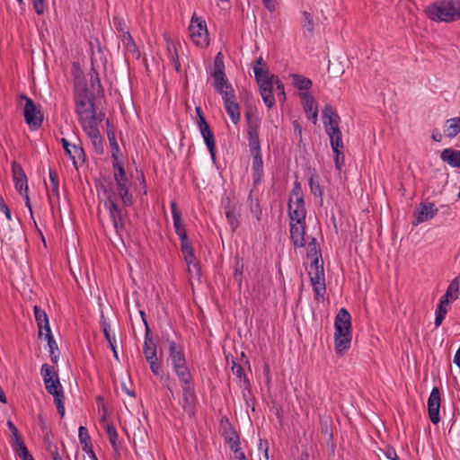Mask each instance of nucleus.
Returning <instances> with one entry per match:
<instances>
[{"mask_svg":"<svg viewBox=\"0 0 460 460\" xmlns=\"http://www.w3.org/2000/svg\"><path fill=\"white\" fill-rule=\"evenodd\" d=\"M211 77L213 79L212 85L216 92L221 91V89L231 84L226 78V73L211 72Z\"/></svg>","mask_w":460,"mask_h":460,"instance_id":"cd10ccee","label":"nucleus"},{"mask_svg":"<svg viewBox=\"0 0 460 460\" xmlns=\"http://www.w3.org/2000/svg\"><path fill=\"white\" fill-rule=\"evenodd\" d=\"M310 263V272H320L321 269H323V261L322 257H313L311 258Z\"/></svg>","mask_w":460,"mask_h":460,"instance_id":"052dcab7","label":"nucleus"},{"mask_svg":"<svg viewBox=\"0 0 460 460\" xmlns=\"http://www.w3.org/2000/svg\"><path fill=\"white\" fill-rule=\"evenodd\" d=\"M330 137L331 146L332 150H337L339 148H344V145L342 142V134L341 131H336L334 134H328Z\"/></svg>","mask_w":460,"mask_h":460,"instance_id":"8fccbe9b","label":"nucleus"},{"mask_svg":"<svg viewBox=\"0 0 460 460\" xmlns=\"http://www.w3.org/2000/svg\"><path fill=\"white\" fill-rule=\"evenodd\" d=\"M190 36L193 43L200 48H206L209 44L208 32L206 22L197 17L194 13L189 26Z\"/></svg>","mask_w":460,"mask_h":460,"instance_id":"0eeeda50","label":"nucleus"},{"mask_svg":"<svg viewBox=\"0 0 460 460\" xmlns=\"http://www.w3.org/2000/svg\"><path fill=\"white\" fill-rule=\"evenodd\" d=\"M113 25L119 32L122 33V35H125V33L129 31L124 21L119 17H113Z\"/></svg>","mask_w":460,"mask_h":460,"instance_id":"680f3d73","label":"nucleus"},{"mask_svg":"<svg viewBox=\"0 0 460 460\" xmlns=\"http://www.w3.org/2000/svg\"><path fill=\"white\" fill-rule=\"evenodd\" d=\"M49 177L50 181V187L48 190V198L50 206L53 208L59 205V179L58 173L55 169L49 168Z\"/></svg>","mask_w":460,"mask_h":460,"instance_id":"2eb2a0df","label":"nucleus"},{"mask_svg":"<svg viewBox=\"0 0 460 460\" xmlns=\"http://www.w3.org/2000/svg\"><path fill=\"white\" fill-rule=\"evenodd\" d=\"M122 42L128 51H130V52L137 51V44L135 43L129 31L125 33V35H122Z\"/></svg>","mask_w":460,"mask_h":460,"instance_id":"6e6d98bb","label":"nucleus"},{"mask_svg":"<svg viewBox=\"0 0 460 460\" xmlns=\"http://www.w3.org/2000/svg\"><path fill=\"white\" fill-rule=\"evenodd\" d=\"M334 153V163L335 167L338 171H341L344 166V148H339L337 150H332Z\"/></svg>","mask_w":460,"mask_h":460,"instance_id":"5fc2aeb1","label":"nucleus"},{"mask_svg":"<svg viewBox=\"0 0 460 460\" xmlns=\"http://www.w3.org/2000/svg\"><path fill=\"white\" fill-rule=\"evenodd\" d=\"M101 323V327H102V332L104 334V337L109 343L110 349H113L115 338L111 335V333H110L111 325L109 323L106 322V319L103 314L101 315V323Z\"/></svg>","mask_w":460,"mask_h":460,"instance_id":"ea45409f","label":"nucleus"},{"mask_svg":"<svg viewBox=\"0 0 460 460\" xmlns=\"http://www.w3.org/2000/svg\"><path fill=\"white\" fill-rule=\"evenodd\" d=\"M302 17H303V20H302L301 23H302V27L305 31V34L307 33L308 36H313L314 31V22L313 19V15L309 12L304 11L302 13Z\"/></svg>","mask_w":460,"mask_h":460,"instance_id":"2f4dec72","label":"nucleus"},{"mask_svg":"<svg viewBox=\"0 0 460 460\" xmlns=\"http://www.w3.org/2000/svg\"><path fill=\"white\" fill-rule=\"evenodd\" d=\"M381 452L385 460H399L395 449L391 446H386Z\"/></svg>","mask_w":460,"mask_h":460,"instance_id":"bf43d9fd","label":"nucleus"},{"mask_svg":"<svg viewBox=\"0 0 460 460\" xmlns=\"http://www.w3.org/2000/svg\"><path fill=\"white\" fill-rule=\"evenodd\" d=\"M12 447L16 455L28 449L22 436L16 440H13Z\"/></svg>","mask_w":460,"mask_h":460,"instance_id":"69168bd1","label":"nucleus"},{"mask_svg":"<svg viewBox=\"0 0 460 460\" xmlns=\"http://www.w3.org/2000/svg\"><path fill=\"white\" fill-rule=\"evenodd\" d=\"M143 353L145 355V358L157 354V346L154 341L150 328H147V332H146L145 333Z\"/></svg>","mask_w":460,"mask_h":460,"instance_id":"393cba45","label":"nucleus"},{"mask_svg":"<svg viewBox=\"0 0 460 460\" xmlns=\"http://www.w3.org/2000/svg\"><path fill=\"white\" fill-rule=\"evenodd\" d=\"M196 113L198 116L197 125L199 128V131L204 138V141L207 145V147L210 153L211 158L213 161L216 160V141L214 134L208 125L200 107H196Z\"/></svg>","mask_w":460,"mask_h":460,"instance_id":"1a4fd4ad","label":"nucleus"},{"mask_svg":"<svg viewBox=\"0 0 460 460\" xmlns=\"http://www.w3.org/2000/svg\"><path fill=\"white\" fill-rule=\"evenodd\" d=\"M112 169L114 172V178H118V176H125L126 174L124 166L119 162V158L117 160H112Z\"/></svg>","mask_w":460,"mask_h":460,"instance_id":"e2e57ef3","label":"nucleus"},{"mask_svg":"<svg viewBox=\"0 0 460 460\" xmlns=\"http://www.w3.org/2000/svg\"><path fill=\"white\" fill-rule=\"evenodd\" d=\"M232 371L233 374L235 375L241 381L240 386L244 390H250V381L246 377L243 367L234 360L232 362Z\"/></svg>","mask_w":460,"mask_h":460,"instance_id":"bb28decb","label":"nucleus"},{"mask_svg":"<svg viewBox=\"0 0 460 460\" xmlns=\"http://www.w3.org/2000/svg\"><path fill=\"white\" fill-rule=\"evenodd\" d=\"M224 106H225L226 111L229 115L232 122L235 125L238 124L240 121L241 113H240V107H239V104L237 103V102L236 101L232 102L227 104H225Z\"/></svg>","mask_w":460,"mask_h":460,"instance_id":"c756f323","label":"nucleus"},{"mask_svg":"<svg viewBox=\"0 0 460 460\" xmlns=\"http://www.w3.org/2000/svg\"><path fill=\"white\" fill-rule=\"evenodd\" d=\"M146 359L150 367L152 373L155 376H159L162 369H161V364L158 362V359H157V354L146 357Z\"/></svg>","mask_w":460,"mask_h":460,"instance_id":"3c124183","label":"nucleus"},{"mask_svg":"<svg viewBox=\"0 0 460 460\" xmlns=\"http://www.w3.org/2000/svg\"><path fill=\"white\" fill-rule=\"evenodd\" d=\"M172 366L178 378H184L192 376L185 358L184 352L181 346L175 341H169V357Z\"/></svg>","mask_w":460,"mask_h":460,"instance_id":"423d86ee","label":"nucleus"},{"mask_svg":"<svg viewBox=\"0 0 460 460\" xmlns=\"http://www.w3.org/2000/svg\"><path fill=\"white\" fill-rule=\"evenodd\" d=\"M212 72L225 73L224 57L221 52H218L215 58Z\"/></svg>","mask_w":460,"mask_h":460,"instance_id":"4d7b16f0","label":"nucleus"},{"mask_svg":"<svg viewBox=\"0 0 460 460\" xmlns=\"http://www.w3.org/2000/svg\"><path fill=\"white\" fill-rule=\"evenodd\" d=\"M40 372H41V376H42L44 384L48 383V382L54 381L55 380L54 373H58L55 370L54 367H51L49 364H43L41 366Z\"/></svg>","mask_w":460,"mask_h":460,"instance_id":"a18cd8bd","label":"nucleus"},{"mask_svg":"<svg viewBox=\"0 0 460 460\" xmlns=\"http://www.w3.org/2000/svg\"><path fill=\"white\" fill-rule=\"evenodd\" d=\"M227 219V222L230 225L232 232H234L240 226V209L235 210L234 212H230L229 214H225Z\"/></svg>","mask_w":460,"mask_h":460,"instance_id":"37998d69","label":"nucleus"},{"mask_svg":"<svg viewBox=\"0 0 460 460\" xmlns=\"http://www.w3.org/2000/svg\"><path fill=\"white\" fill-rule=\"evenodd\" d=\"M104 195L107 199L104 202V207L108 209L110 217L111 219L113 227L116 234L119 236L121 242H123V231L125 230V222L128 218V210L125 208L119 207L115 201V195L113 191L104 186L101 185Z\"/></svg>","mask_w":460,"mask_h":460,"instance_id":"39448f33","label":"nucleus"},{"mask_svg":"<svg viewBox=\"0 0 460 460\" xmlns=\"http://www.w3.org/2000/svg\"><path fill=\"white\" fill-rule=\"evenodd\" d=\"M217 93L222 97L224 105L236 101L234 89L233 88L232 84L221 89V91H217Z\"/></svg>","mask_w":460,"mask_h":460,"instance_id":"4c0bfd02","label":"nucleus"},{"mask_svg":"<svg viewBox=\"0 0 460 460\" xmlns=\"http://www.w3.org/2000/svg\"><path fill=\"white\" fill-rule=\"evenodd\" d=\"M444 133L449 138L456 137L460 133V117H455L446 120Z\"/></svg>","mask_w":460,"mask_h":460,"instance_id":"b1692460","label":"nucleus"},{"mask_svg":"<svg viewBox=\"0 0 460 460\" xmlns=\"http://www.w3.org/2000/svg\"><path fill=\"white\" fill-rule=\"evenodd\" d=\"M90 84H91V87L95 90L97 89V93L98 94H103L104 93V90H103V87L101 84V80H100V77H99V75H91L90 76Z\"/></svg>","mask_w":460,"mask_h":460,"instance_id":"13d9d810","label":"nucleus"},{"mask_svg":"<svg viewBox=\"0 0 460 460\" xmlns=\"http://www.w3.org/2000/svg\"><path fill=\"white\" fill-rule=\"evenodd\" d=\"M459 295V281L458 279H454L447 287L446 294L444 296H448V298L451 301H455L458 298Z\"/></svg>","mask_w":460,"mask_h":460,"instance_id":"79ce46f5","label":"nucleus"},{"mask_svg":"<svg viewBox=\"0 0 460 460\" xmlns=\"http://www.w3.org/2000/svg\"><path fill=\"white\" fill-rule=\"evenodd\" d=\"M440 158L451 167L460 168V150L446 148L441 152Z\"/></svg>","mask_w":460,"mask_h":460,"instance_id":"412c9836","label":"nucleus"},{"mask_svg":"<svg viewBox=\"0 0 460 460\" xmlns=\"http://www.w3.org/2000/svg\"><path fill=\"white\" fill-rule=\"evenodd\" d=\"M55 380L52 382L45 383L46 390L50 394L54 399L64 397L63 387L60 384L58 374L54 373Z\"/></svg>","mask_w":460,"mask_h":460,"instance_id":"a878e982","label":"nucleus"},{"mask_svg":"<svg viewBox=\"0 0 460 460\" xmlns=\"http://www.w3.org/2000/svg\"><path fill=\"white\" fill-rule=\"evenodd\" d=\"M25 101L23 116L25 122L33 129H38L43 122V114L37 110L34 102L25 94L20 95Z\"/></svg>","mask_w":460,"mask_h":460,"instance_id":"9d476101","label":"nucleus"},{"mask_svg":"<svg viewBox=\"0 0 460 460\" xmlns=\"http://www.w3.org/2000/svg\"><path fill=\"white\" fill-rule=\"evenodd\" d=\"M243 273V263L238 257H235L234 278V280L238 282L239 286H241V284H242Z\"/></svg>","mask_w":460,"mask_h":460,"instance_id":"864d4df0","label":"nucleus"},{"mask_svg":"<svg viewBox=\"0 0 460 460\" xmlns=\"http://www.w3.org/2000/svg\"><path fill=\"white\" fill-rule=\"evenodd\" d=\"M82 128L90 138L95 153L97 155H102L104 152V139L102 137L98 127H96V121H93V123H87L86 125L82 126Z\"/></svg>","mask_w":460,"mask_h":460,"instance_id":"f8f14e48","label":"nucleus"},{"mask_svg":"<svg viewBox=\"0 0 460 460\" xmlns=\"http://www.w3.org/2000/svg\"><path fill=\"white\" fill-rule=\"evenodd\" d=\"M74 102L81 126L96 121L94 94L90 93L83 72L79 69L74 73Z\"/></svg>","mask_w":460,"mask_h":460,"instance_id":"f257e3e1","label":"nucleus"},{"mask_svg":"<svg viewBox=\"0 0 460 460\" xmlns=\"http://www.w3.org/2000/svg\"><path fill=\"white\" fill-rule=\"evenodd\" d=\"M222 206L225 214H229L230 212H234L235 210L240 209L238 202L234 199H231L230 197H226L222 199Z\"/></svg>","mask_w":460,"mask_h":460,"instance_id":"49530a36","label":"nucleus"},{"mask_svg":"<svg viewBox=\"0 0 460 460\" xmlns=\"http://www.w3.org/2000/svg\"><path fill=\"white\" fill-rule=\"evenodd\" d=\"M105 430L107 432L109 441L115 452H119V446H118V433L116 430V428L112 424H107L105 427Z\"/></svg>","mask_w":460,"mask_h":460,"instance_id":"58836bf2","label":"nucleus"},{"mask_svg":"<svg viewBox=\"0 0 460 460\" xmlns=\"http://www.w3.org/2000/svg\"><path fill=\"white\" fill-rule=\"evenodd\" d=\"M167 53H168V58H169L170 61L172 62V64L173 65L175 71L180 73L181 66V63L179 60V55L177 52V49L173 43H171L167 46Z\"/></svg>","mask_w":460,"mask_h":460,"instance_id":"72a5a7b5","label":"nucleus"},{"mask_svg":"<svg viewBox=\"0 0 460 460\" xmlns=\"http://www.w3.org/2000/svg\"><path fill=\"white\" fill-rule=\"evenodd\" d=\"M245 120L247 125V137L249 143L250 153L252 156V178L253 184L261 183L263 178V161L261 150V142L259 137V129L261 122L258 117L252 116L251 111L245 113Z\"/></svg>","mask_w":460,"mask_h":460,"instance_id":"f03ea898","label":"nucleus"},{"mask_svg":"<svg viewBox=\"0 0 460 460\" xmlns=\"http://www.w3.org/2000/svg\"><path fill=\"white\" fill-rule=\"evenodd\" d=\"M440 404L441 398L439 389L434 386L428 399V411L430 421L435 425L440 421Z\"/></svg>","mask_w":460,"mask_h":460,"instance_id":"ddd939ff","label":"nucleus"},{"mask_svg":"<svg viewBox=\"0 0 460 460\" xmlns=\"http://www.w3.org/2000/svg\"><path fill=\"white\" fill-rule=\"evenodd\" d=\"M426 15L435 22H451L460 20V1H440L425 9Z\"/></svg>","mask_w":460,"mask_h":460,"instance_id":"20e7f679","label":"nucleus"},{"mask_svg":"<svg viewBox=\"0 0 460 460\" xmlns=\"http://www.w3.org/2000/svg\"><path fill=\"white\" fill-rule=\"evenodd\" d=\"M252 190L250 191V195H249L250 209H251V212L253 214V216L256 217V219L258 221H261V216H262V210L261 208L259 199H256L255 200H253L252 199Z\"/></svg>","mask_w":460,"mask_h":460,"instance_id":"09e8293b","label":"nucleus"},{"mask_svg":"<svg viewBox=\"0 0 460 460\" xmlns=\"http://www.w3.org/2000/svg\"><path fill=\"white\" fill-rule=\"evenodd\" d=\"M309 187L311 192L315 196L322 198L323 189L319 183L318 176L316 174H312L309 178Z\"/></svg>","mask_w":460,"mask_h":460,"instance_id":"c03bdc74","label":"nucleus"},{"mask_svg":"<svg viewBox=\"0 0 460 460\" xmlns=\"http://www.w3.org/2000/svg\"><path fill=\"white\" fill-rule=\"evenodd\" d=\"M299 96L302 100L307 119L315 125L318 120V110L315 99L308 92L300 93Z\"/></svg>","mask_w":460,"mask_h":460,"instance_id":"4468645a","label":"nucleus"},{"mask_svg":"<svg viewBox=\"0 0 460 460\" xmlns=\"http://www.w3.org/2000/svg\"><path fill=\"white\" fill-rule=\"evenodd\" d=\"M79 441L82 445H86V443L91 442V437L89 435L88 429L84 427H79Z\"/></svg>","mask_w":460,"mask_h":460,"instance_id":"338daca9","label":"nucleus"},{"mask_svg":"<svg viewBox=\"0 0 460 460\" xmlns=\"http://www.w3.org/2000/svg\"><path fill=\"white\" fill-rule=\"evenodd\" d=\"M33 310H34L35 320H36L37 326L39 329V336L40 337L42 335L41 325H43V323H47V322H49V317H48L46 312L43 309H41L40 307H39L38 305H35L33 307Z\"/></svg>","mask_w":460,"mask_h":460,"instance_id":"c9c22d12","label":"nucleus"},{"mask_svg":"<svg viewBox=\"0 0 460 460\" xmlns=\"http://www.w3.org/2000/svg\"><path fill=\"white\" fill-rule=\"evenodd\" d=\"M12 172L16 190L19 191L20 194L28 192L27 176L21 164L16 162H13Z\"/></svg>","mask_w":460,"mask_h":460,"instance_id":"f3484780","label":"nucleus"},{"mask_svg":"<svg viewBox=\"0 0 460 460\" xmlns=\"http://www.w3.org/2000/svg\"><path fill=\"white\" fill-rule=\"evenodd\" d=\"M288 216L290 218V222H295L297 224H305V217H306V209L293 208L292 199H288Z\"/></svg>","mask_w":460,"mask_h":460,"instance_id":"5701e85b","label":"nucleus"},{"mask_svg":"<svg viewBox=\"0 0 460 460\" xmlns=\"http://www.w3.org/2000/svg\"><path fill=\"white\" fill-rule=\"evenodd\" d=\"M181 251L183 255L194 253V249L189 241V238L185 239L184 241H181Z\"/></svg>","mask_w":460,"mask_h":460,"instance_id":"774afa93","label":"nucleus"},{"mask_svg":"<svg viewBox=\"0 0 460 460\" xmlns=\"http://www.w3.org/2000/svg\"><path fill=\"white\" fill-rule=\"evenodd\" d=\"M416 220L413 222V225H418L420 223H423L425 221H428L431 218H433L437 213L438 208L435 207V205L431 202H421L417 208H416Z\"/></svg>","mask_w":460,"mask_h":460,"instance_id":"dca6fc26","label":"nucleus"},{"mask_svg":"<svg viewBox=\"0 0 460 460\" xmlns=\"http://www.w3.org/2000/svg\"><path fill=\"white\" fill-rule=\"evenodd\" d=\"M130 182L116 183V190L118 196L121 199L122 204L125 208L133 205V195L129 192Z\"/></svg>","mask_w":460,"mask_h":460,"instance_id":"4be33fe9","label":"nucleus"},{"mask_svg":"<svg viewBox=\"0 0 460 460\" xmlns=\"http://www.w3.org/2000/svg\"><path fill=\"white\" fill-rule=\"evenodd\" d=\"M173 226L175 229V233L177 234L181 241H184L185 239L188 238L187 230L181 218H180L178 221H173Z\"/></svg>","mask_w":460,"mask_h":460,"instance_id":"603ef678","label":"nucleus"},{"mask_svg":"<svg viewBox=\"0 0 460 460\" xmlns=\"http://www.w3.org/2000/svg\"><path fill=\"white\" fill-rule=\"evenodd\" d=\"M179 381L182 389L183 410L190 416H194L197 395L195 393V385L192 376L180 378Z\"/></svg>","mask_w":460,"mask_h":460,"instance_id":"6e6552de","label":"nucleus"},{"mask_svg":"<svg viewBox=\"0 0 460 460\" xmlns=\"http://www.w3.org/2000/svg\"><path fill=\"white\" fill-rule=\"evenodd\" d=\"M273 87L274 86H271V87H267V86H264V87H260V93L262 97V100L265 103V105L270 109L274 103H275V98H274V95H273Z\"/></svg>","mask_w":460,"mask_h":460,"instance_id":"f704fd0d","label":"nucleus"},{"mask_svg":"<svg viewBox=\"0 0 460 460\" xmlns=\"http://www.w3.org/2000/svg\"><path fill=\"white\" fill-rule=\"evenodd\" d=\"M71 155H67L69 158L72 160L73 164L76 166L77 161L80 163L85 162V154L84 150L81 145L73 144L71 146Z\"/></svg>","mask_w":460,"mask_h":460,"instance_id":"7c9ffc66","label":"nucleus"},{"mask_svg":"<svg viewBox=\"0 0 460 460\" xmlns=\"http://www.w3.org/2000/svg\"><path fill=\"white\" fill-rule=\"evenodd\" d=\"M253 73L259 88L274 86L276 78H279V76L270 74L269 68L261 70L260 68L253 67Z\"/></svg>","mask_w":460,"mask_h":460,"instance_id":"aec40b11","label":"nucleus"},{"mask_svg":"<svg viewBox=\"0 0 460 460\" xmlns=\"http://www.w3.org/2000/svg\"><path fill=\"white\" fill-rule=\"evenodd\" d=\"M334 348L342 355L350 348L352 340L351 316L346 308L339 310L334 320Z\"/></svg>","mask_w":460,"mask_h":460,"instance_id":"7ed1b4c3","label":"nucleus"},{"mask_svg":"<svg viewBox=\"0 0 460 460\" xmlns=\"http://www.w3.org/2000/svg\"><path fill=\"white\" fill-rule=\"evenodd\" d=\"M107 137L111 148V158L112 160H117L119 156H121L122 155L119 151V147L116 140V134L114 128L109 129V131L107 132Z\"/></svg>","mask_w":460,"mask_h":460,"instance_id":"473e14b6","label":"nucleus"},{"mask_svg":"<svg viewBox=\"0 0 460 460\" xmlns=\"http://www.w3.org/2000/svg\"><path fill=\"white\" fill-rule=\"evenodd\" d=\"M323 123L326 134H334L340 131L341 118L335 109L331 104H326L322 111Z\"/></svg>","mask_w":460,"mask_h":460,"instance_id":"9b49d317","label":"nucleus"},{"mask_svg":"<svg viewBox=\"0 0 460 460\" xmlns=\"http://www.w3.org/2000/svg\"><path fill=\"white\" fill-rule=\"evenodd\" d=\"M226 421L228 425V428L225 429L223 431L225 440L228 445L232 444V441L238 442L240 440L238 432L235 430V429L233 428L227 419H226Z\"/></svg>","mask_w":460,"mask_h":460,"instance_id":"e433bc0d","label":"nucleus"},{"mask_svg":"<svg viewBox=\"0 0 460 460\" xmlns=\"http://www.w3.org/2000/svg\"><path fill=\"white\" fill-rule=\"evenodd\" d=\"M48 341V346L49 349V357L52 361V363L56 364L58 359L59 356V350L57 342L54 340L53 335H49L48 339H46Z\"/></svg>","mask_w":460,"mask_h":460,"instance_id":"a19ab883","label":"nucleus"},{"mask_svg":"<svg viewBox=\"0 0 460 460\" xmlns=\"http://www.w3.org/2000/svg\"><path fill=\"white\" fill-rule=\"evenodd\" d=\"M291 77L293 79V84L296 89L300 91L308 92L312 87L313 83L311 79L304 75L293 74L291 75Z\"/></svg>","mask_w":460,"mask_h":460,"instance_id":"c85d7f7f","label":"nucleus"},{"mask_svg":"<svg viewBox=\"0 0 460 460\" xmlns=\"http://www.w3.org/2000/svg\"><path fill=\"white\" fill-rule=\"evenodd\" d=\"M310 281L315 293L316 300H323L326 292L324 281V270L321 269L320 272H309Z\"/></svg>","mask_w":460,"mask_h":460,"instance_id":"a211bd4d","label":"nucleus"},{"mask_svg":"<svg viewBox=\"0 0 460 460\" xmlns=\"http://www.w3.org/2000/svg\"><path fill=\"white\" fill-rule=\"evenodd\" d=\"M274 85H276V90L278 91V99L280 102H283L286 101V93L284 84L281 82L279 78H276V81L274 82Z\"/></svg>","mask_w":460,"mask_h":460,"instance_id":"0e129e2a","label":"nucleus"},{"mask_svg":"<svg viewBox=\"0 0 460 460\" xmlns=\"http://www.w3.org/2000/svg\"><path fill=\"white\" fill-rule=\"evenodd\" d=\"M309 252L307 253L308 258L322 257V252L315 237H312L308 242Z\"/></svg>","mask_w":460,"mask_h":460,"instance_id":"de8ad7c7","label":"nucleus"},{"mask_svg":"<svg viewBox=\"0 0 460 460\" xmlns=\"http://www.w3.org/2000/svg\"><path fill=\"white\" fill-rule=\"evenodd\" d=\"M290 238L293 245L297 248H302L305 245V228L306 224H297L290 222Z\"/></svg>","mask_w":460,"mask_h":460,"instance_id":"6ab92c4d","label":"nucleus"}]
</instances>
